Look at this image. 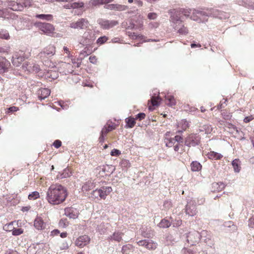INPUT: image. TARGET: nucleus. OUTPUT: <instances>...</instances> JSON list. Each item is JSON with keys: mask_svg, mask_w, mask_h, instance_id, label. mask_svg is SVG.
Instances as JSON below:
<instances>
[{"mask_svg": "<svg viewBox=\"0 0 254 254\" xmlns=\"http://www.w3.org/2000/svg\"><path fill=\"white\" fill-rule=\"evenodd\" d=\"M68 195L67 190L59 184H53L48 188L46 199L52 205H59L63 203Z\"/></svg>", "mask_w": 254, "mask_h": 254, "instance_id": "1", "label": "nucleus"}, {"mask_svg": "<svg viewBox=\"0 0 254 254\" xmlns=\"http://www.w3.org/2000/svg\"><path fill=\"white\" fill-rule=\"evenodd\" d=\"M166 146L174 147V150L180 154L185 151L183 138L180 135H176L173 138H166L165 140Z\"/></svg>", "mask_w": 254, "mask_h": 254, "instance_id": "2", "label": "nucleus"}, {"mask_svg": "<svg viewBox=\"0 0 254 254\" xmlns=\"http://www.w3.org/2000/svg\"><path fill=\"white\" fill-rule=\"evenodd\" d=\"M190 9L180 8L179 9L174 10V12L171 16V18L173 22L175 24H177L178 22L182 23V16L184 15L186 17H188L190 16Z\"/></svg>", "mask_w": 254, "mask_h": 254, "instance_id": "3", "label": "nucleus"}, {"mask_svg": "<svg viewBox=\"0 0 254 254\" xmlns=\"http://www.w3.org/2000/svg\"><path fill=\"white\" fill-rule=\"evenodd\" d=\"M112 190L113 189L111 187L103 186L99 189L93 190L92 194L94 195L96 192H97L100 198L105 200Z\"/></svg>", "mask_w": 254, "mask_h": 254, "instance_id": "4", "label": "nucleus"}, {"mask_svg": "<svg viewBox=\"0 0 254 254\" xmlns=\"http://www.w3.org/2000/svg\"><path fill=\"white\" fill-rule=\"evenodd\" d=\"M89 21L85 18H80L76 21L71 22L69 27L72 29H86L88 27Z\"/></svg>", "mask_w": 254, "mask_h": 254, "instance_id": "5", "label": "nucleus"}, {"mask_svg": "<svg viewBox=\"0 0 254 254\" xmlns=\"http://www.w3.org/2000/svg\"><path fill=\"white\" fill-rule=\"evenodd\" d=\"M137 244L138 246L144 247L150 251H154L156 250L158 246V244L156 242L153 240L146 239L139 241L137 242Z\"/></svg>", "mask_w": 254, "mask_h": 254, "instance_id": "6", "label": "nucleus"}, {"mask_svg": "<svg viewBox=\"0 0 254 254\" xmlns=\"http://www.w3.org/2000/svg\"><path fill=\"white\" fill-rule=\"evenodd\" d=\"M36 26L46 34H52L55 31L54 26L50 23L39 22L36 23Z\"/></svg>", "mask_w": 254, "mask_h": 254, "instance_id": "7", "label": "nucleus"}, {"mask_svg": "<svg viewBox=\"0 0 254 254\" xmlns=\"http://www.w3.org/2000/svg\"><path fill=\"white\" fill-rule=\"evenodd\" d=\"M90 237L86 235H84L78 237L75 241V245L78 248H82L89 244Z\"/></svg>", "mask_w": 254, "mask_h": 254, "instance_id": "8", "label": "nucleus"}, {"mask_svg": "<svg viewBox=\"0 0 254 254\" xmlns=\"http://www.w3.org/2000/svg\"><path fill=\"white\" fill-rule=\"evenodd\" d=\"M200 137L196 134H191L186 139L185 144L188 146H194L198 144L200 142Z\"/></svg>", "mask_w": 254, "mask_h": 254, "instance_id": "9", "label": "nucleus"}, {"mask_svg": "<svg viewBox=\"0 0 254 254\" xmlns=\"http://www.w3.org/2000/svg\"><path fill=\"white\" fill-rule=\"evenodd\" d=\"M162 101V99L159 95L155 96H152L151 99L148 101V109L149 110L152 111L155 109V107H158L160 102Z\"/></svg>", "mask_w": 254, "mask_h": 254, "instance_id": "10", "label": "nucleus"}, {"mask_svg": "<svg viewBox=\"0 0 254 254\" xmlns=\"http://www.w3.org/2000/svg\"><path fill=\"white\" fill-rule=\"evenodd\" d=\"M104 29H109L118 24L117 20H100L99 22Z\"/></svg>", "mask_w": 254, "mask_h": 254, "instance_id": "11", "label": "nucleus"}, {"mask_svg": "<svg viewBox=\"0 0 254 254\" xmlns=\"http://www.w3.org/2000/svg\"><path fill=\"white\" fill-rule=\"evenodd\" d=\"M199 234L197 232H190L188 233L187 240L191 245H194L198 242Z\"/></svg>", "mask_w": 254, "mask_h": 254, "instance_id": "12", "label": "nucleus"}, {"mask_svg": "<svg viewBox=\"0 0 254 254\" xmlns=\"http://www.w3.org/2000/svg\"><path fill=\"white\" fill-rule=\"evenodd\" d=\"M56 53V48L53 45H49L44 49L43 52L40 54V57L49 56L51 57L55 55Z\"/></svg>", "mask_w": 254, "mask_h": 254, "instance_id": "13", "label": "nucleus"}, {"mask_svg": "<svg viewBox=\"0 0 254 254\" xmlns=\"http://www.w3.org/2000/svg\"><path fill=\"white\" fill-rule=\"evenodd\" d=\"M34 226L38 230H42L45 229L46 224L41 217L37 216L34 221Z\"/></svg>", "mask_w": 254, "mask_h": 254, "instance_id": "14", "label": "nucleus"}, {"mask_svg": "<svg viewBox=\"0 0 254 254\" xmlns=\"http://www.w3.org/2000/svg\"><path fill=\"white\" fill-rule=\"evenodd\" d=\"M10 63L5 58H2L0 60V74H3L8 71Z\"/></svg>", "mask_w": 254, "mask_h": 254, "instance_id": "15", "label": "nucleus"}, {"mask_svg": "<svg viewBox=\"0 0 254 254\" xmlns=\"http://www.w3.org/2000/svg\"><path fill=\"white\" fill-rule=\"evenodd\" d=\"M124 234L120 231H115L112 235H110L108 239L109 241H114L117 242H120L123 240V236Z\"/></svg>", "mask_w": 254, "mask_h": 254, "instance_id": "16", "label": "nucleus"}, {"mask_svg": "<svg viewBox=\"0 0 254 254\" xmlns=\"http://www.w3.org/2000/svg\"><path fill=\"white\" fill-rule=\"evenodd\" d=\"M206 155L209 159L212 160H220L223 157V155L221 154L211 150L208 152Z\"/></svg>", "mask_w": 254, "mask_h": 254, "instance_id": "17", "label": "nucleus"}, {"mask_svg": "<svg viewBox=\"0 0 254 254\" xmlns=\"http://www.w3.org/2000/svg\"><path fill=\"white\" fill-rule=\"evenodd\" d=\"M105 8L110 10L123 11L127 9V6L118 4H110L106 5Z\"/></svg>", "mask_w": 254, "mask_h": 254, "instance_id": "18", "label": "nucleus"}, {"mask_svg": "<svg viewBox=\"0 0 254 254\" xmlns=\"http://www.w3.org/2000/svg\"><path fill=\"white\" fill-rule=\"evenodd\" d=\"M65 215L71 219H76L78 217V213L71 207L66 208L64 210Z\"/></svg>", "mask_w": 254, "mask_h": 254, "instance_id": "19", "label": "nucleus"}, {"mask_svg": "<svg viewBox=\"0 0 254 254\" xmlns=\"http://www.w3.org/2000/svg\"><path fill=\"white\" fill-rule=\"evenodd\" d=\"M115 128L116 125L114 123L112 122H108L102 128L101 132H102L103 134L107 135L110 131L115 129Z\"/></svg>", "mask_w": 254, "mask_h": 254, "instance_id": "20", "label": "nucleus"}, {"mask_svg": "<svg viewBox=\"0 0 254 254\" xmlns=\"http://www.w3.org/2000/svg\"><path fill=\"white\" fill-rule=\"evenodd\" d=\"M51 91L48 88H41L38 91V97L40 100L45 99L50 94Z\"/></svg>", "mask_w": 254, "mask_h": 254, "instance_id": "21", "label": "nucleus"}, {"mask_svg": "<svg viewBox=\"0 0 254 254\" xmlns=\"http://www.w3.org/2000/svg\"><path fill=\"white\" fill-rule=\"evenodd\" d=\"M25 60V57L20 54H16L15 55V57H13L12 63L13 64L16 66H19L21 63Z\"/></svg>", "mask_w": 254, "mask_h": 254, "instance_id": "22", "label": "nucleus"}, {"mask_svg": "<svg viewBox=\"0 0 254 254\" xmlns=\"http://www.w3.org/2000/svg\"><path fill=\"white\" fill-rule=\"evenodd\" d=\"M186 212L189 216H194L197 212L196 206L194 205H187L186 207Z\"/></svg>", "mask_w": 254, "mask_h": 254, "instance_id": "23", "label": "nucleus"}, {"mask_svg": "<svg viewBox=\"0 0 254 254\" xmlns=\"http://www.w3.org/2000/svg\"><path fill=\"white\" fill-rule=\"evenodd\" d=\"M8 6L11 9L14 11H21L23 8L22 5L15 1L9 2L8 3Z\"/></svg>", "mask_w": 254, "mask_h": 254, "instance_id": "24", "label": "nucleus"}, {"mask_svg": "<svg viewBox=\"0 0 254 254\" xmlns=\"http://www.w3.org/2000/svg\"><path fill=\"white\" fill-rule=\"evenodd\" d=\"M165 103L169 106H173L176 104V100L174 97L169 94L165 95Z\"/></svg>", "mask_w": 254, "mask_h": 254, "instance_id": "25", "label": "nucleus"}, {"mask_svg": "<svg viewBox=\"0 0 254 254\" xmlns=\"http://www.w3.org/2000/svg\"><path fill=\"white\" fill-rule=\"evenodd\" d=\"M213 191H220L225 187V184L222 182L213 183L212 185Z\"/></svg>", "mask_w": 254, "mask_h": 254, "instance_id": "26", "label": "nucleus"}, {"mask_svg": "<svg viewBox=\"0 0 254 254\" xmlns=\"http://www.w3.org/2000/svg\"><path fill=\"white\" fill-rule=\"evenodd\" d=\"M31 65L32 64H30V63L26 62L23 64L22 68L24 70H27L29 71H31L32 70L37 71L39 70V67L38 65L32 66Z\"/></svg>", "mask_w": 254, "mask_h": 254, "instance_id": "27", "label": "nucleus"}, {"mask_svg": "<svg viewBox=\"0 0 254 254\" xmlns=\"http://www.w3.org/2000/svg\"><path fill=\"white\" fill-rule=\"evenodd\" d=\"M232 165L233 167L234 171L238 173L241 170V161L239 159L234 160L232 162Z\"/></svg>", "mask_w": 254, "mask_h": 254, "instance_id": "28", "label": "nucleus"}, {"mask_svg": "<svg viewBox=\"0 0 254 254\" xmlns=\"http://www.w3.org/2000/svg\"><path fill=\"white\" fill-rule=\"evenodd\" d=\"M191 170L193 172L199 171L202 168L201 165L197 161H193L191 164Z\"/></svg>", "mask_w": 254, "mask_h": 254, "instance_id": "29", "label": "nucleus"}, {"mask_svg": "<svg viewBox=\"0 0 254 254\" xmlns=\"http://www.w3.org/2000/svg\"><path fill=\"white\" fill-rule=\"evenodd\" d=\"M35 17L37 18L47 21H52L53 19V16L52 14H37Z\"/></svg>", "mask_w": 254, "mask_h": 254, "instance_id": "30", "label": "nucleus"}, {"mask_svg": "<svg viewBox=\"0 0 254 254\" xmlns=\"http://www.w3.org/2000/svg\"><path fill=\"white\" fill-rule=\"evenodd\" d=\"M133 249V246L131 244H127L123 246L122 252L123 254H129V252Z\"/></svg>", "mask_w": 254, "mask_h": 254, "instance_id": "31", "label": "nucleus"}, {"mask_svg": "<svg viewBox=\"0 0 254 254\" xmlns=\"http://www.w3.org/2000/svg\"><path fill=\"white\" fill-rule=\"evenodd\" d=\"M135 119L132 117H128L126 119V126L129 128H132L135 124Z\"/></svg>", "mask_w": 254, "mask_h": 254, "instance_id": "32", "label": "nucleus"}, {"mask_svg": "<svg viewBox=\"0 0 254 254\" xmlns=\"http://www.w3.org/2000/svg\"><path fill=\"white\" fill-rule=\"evenodd\" d=\"M113 0H93L90 1V3L92 5L96 6L99 4L108 3Z\"/></svg>", "mask_w": 254, "mask_h": 254, "instance_id": "33", "label": "nucleus"}, {"mask_svg": "<svg viewBox=\"0 0 254 254\" xmlns=\"http://www.w3.org/2000/svg\"><path fill=\"white\" fill-rule=\"evenodd\" d=\"M171 225V223L169 220L166 219H163L158 224V226L162 228H169Z\"/></svg>", "mask_w": 254, "mask_h": 254, "instance_id": "34", "label": "nucleus"}, {"mask_svg": "<svg viewBox=\"0 0 254 254\" xmlns=\"http://www.w3.org/2000/svg\"><path fill=\"white\" fill-rule=\"evenodd\" d=\"M93 183L91 182H86L82 187V190L83 191H88L93 189Z\"/></svg>", "mask_w": 254, "mask_h": 254, "instance_id": "35", "label": "nucleus"}, {"mask_svg": "<svg viewBox=\"0 0 254 254\" xmlns=\"http://www.w3.org/2000/svg\"><path fill=\"white\" fill-rule=\"evenodd\" d=\"M175 29L177 30L178 33H179L180 34L187 35L189 33L188 28L184 25H182V26L180 28H179L177 27V25H176L175 26Z\"/></svg>", "mask_w": 254, "mask_h": 254, "instance_id": "36", "label": "nucleus"}, {"mask_svg": "<svg viewBox=\"0 0 254 254\" xmlns=\"http://www.w3.org/2000/svg\"><path fill=\"white\" fill-rule=\"evenodd\" d=\"M225 127L226 128H228L229 129V131L230 132H231V133H233L235 131H236V132L238 131L237 127L234 125H233V124H232L231 123H227L225 125Z\"/></svg>", "mask_w": 254, "mask_h": 254, "instance_id": "37", "label": "nucleus"}, {"mask_svg": "<svg viewBox=\"0 0 254 254\" xmlns=\"http://www.w3.org/2000/svg\"><path fill=\"white\" fill-rule=\"evenodd\" d=\"M179 127H181L182 130H178L179 132H182L183 130H185L189 127V123L186 120H183L179 124Z\"/></svg>", "mask_w": 254, "mask_h": 254, "instance_id": "38", "label": "nucleus"}, {"mask_svg": "<svg viewBox=\"0 0 254 254\" xmlns=\"http://www.w3.org/2000/svg\"><path fill=\"white\" fill-rule=\"evenodd\" d=\"M14 227H13V222H11L10 223L4 225L3 227V229L5 231L12 232V231L14 229Z\"/></svg>", "mask_w": 254, "mask_h": 254, "instance_id": "39", "label": "nucleus"}, {"mask_svg": "<svg viewBox=\"0 0 254 254\" xmlns=\"http://www.w3.org/2000/svg\"><path fill=\"white\" fill-rule=\"evenodd\" d=\"M40 197L39 192L35 191L29 194L28 198L29 200H34Z\"/></svg>", "mask_w": 254, "mask_h": 254, "instance_id": "40", "label": "nucleus"}, {"mask_svg": "<svg viewBox=\"0 0 254 254\" xmlns=\"http://www.w3.org/2000/svg\"><path fill=\"white\" fill-rule=\"evenodd\" d=\"M0 38L8 40L10 38L8 32L6 30H1L0 31Z\"/></svg>", "mask_w": 254, "mask_h": 254, "instance_id": "41", "label": "nucleus"}, {"mask_svg": "<svg viewBox=\"0 0 254 254\" xmlns=\"http://www.w3.org/2000/svg\"><path fill=\"white\" fill-rule=\"evenodd\" d=\"M120 165L122 168L127 169L130 167V163L128 160L122 159L120 162Z\"/></svg>", "mask_w": 254, "mask_h": 254, "instance_id": "42", "label": "nucleus"}, {"mask_svg": "<svg viewBox=\"0 0 254 254\" xmlns=\"http://www.w3.org/2000/svg\"><path fill=\"white\" fill-rule=\"evenodd\" d=\"M108 40V38L107 37H106V36H103L99 37L97 39L96 43L97 44L101 45H102V44L105 43Z\"/></svg>", "mask_w": 254, "mask_h": 254, "instance_id": "43", "label": "nucleus"}, {"mask_svg": "<svg viewBox=\"0 0 254 254\" xmlns=\"http://www.w3.org/2000/svg\"><path fill=\"white\" fill-rule=\"evenodd\" d=\"M23 230L21 228L15 229L14 228V229L12 232V234L13 236H19L23 234Z\"/></svg>", "mask_w": 254, "mask_h": 254, "instance_id": "44", "label": "nucleus"}, {"mask_svg": "<svg viewBox=\"0 0 254 254\" xmlns=\"http://www.w3.org/2000/svg\"><path fill=\"white\" fill-rule=\"evenodd\" d=\"M84 5V3L82 2H74L70 4V6L72 8H76L78 7H82Z\"/></svg>", "mask_w": 254, "mask_h": 254, "instance_id": "45", "label": "nucleus"}, {"mask_svg": "<svg viewBox=\"0 0 254 254\" xmlns=\"http://www.w3.org/2000/svg\"><path fill=\"white\" fill-rule=\"evenodd\" d=\"M121 154V151L117 149H114L111 152V155L112 156H118Z\"/></svg>", "mask_w": 254, "mask_h": 254, "instance_id": "46", "label": "nucleus"}, {"mask_svg": "<svg viewBox=\"0 0 254 254\" xmlns=\"http://www.w3.org/2000/svg\"><path fill=\"white\" fill-rule=\"evenodd\" d=\"M19 110L18 107L15 106H12L9 107L7 109V111H6V113L8 114L9 113L15 112Z\"/></svg>", "mask_w": 254, "mask_h": 254, "instance_id": "47", "label": "nucleus"}, {"mask_svg": "<svg viewBox=\"0 0 254 254\" xmlns=\"http://www.w3.org/2000/svg\"><path fill=\"white\" fill-rule=\"evenodd\" d=\"M157 17V13L155 12H151L148 14L147 17L150 20H154L156 19Z\"/></svg>", "mask_w": 254, "mask_h": 254, "instance_id": "48", "label": "nucleus"}, {"mask_svg": "<svg viewBox=\"0 0 254 254\" xmlns=\"http://www.w3.org/2000/svg\"><path fill=\"white\" fill-rule=\"evenodd\" d=\"M145 117H146V115L144 113H140L138 114L135 116V120L138 119L139 121H141L142 120L145 119Z\"/></svg>", "mask_w": 254, "mask_h": 254, "instance_id": "49", "label": "nucleus"}, {"mask_svg": "<svg viewBox=\"0 0 254 254\" xmlns=\"http://www.w3.org/2000/svg\"><path fill=\"white\" fill-rule=\"evenodd\" d=\"M53 145L56 148H59L62 145V141L60 140H56L54 143Z\"/></svg>", "mask_w": 254, "mask_h": 254, "instance_id": "50", "label": "nucleus"}, {"mask_svg": "<svg viewBox=\"0 0 254 254\" xmlns=\"http://www.w3.org/2000/svg\"><path fill=\"white\" fill-rule=\"evenodd\" d=\"M182 224V220L181 219H176L173 223L174 226L179 227Z\"/></svg>", "mask_w": 254, "mask_h": 254, "instance_id": "51", "label": "nucleus"}, {"mask_svg": "<svg viewBox=\"0 0 254 254\" xmlns=\"http://www.w3.org/2000/svg\"><path fill=\"white\" fill-rule=\"evenodd\" d=\"M254 119V118L253 117V116L252 115H251L250 116L246 117V118H245V119H244V122L246 123H248L252 121Z\"/></svg>", "mask_w": 254, "mask_h": 254, "instance_id": "52", "label": "nucleus"}, {"mask_svg": "<svg viewBox=\"0 0 254 254\" xmlns=\"http://www.w3.org/2000/svg\"><path fill=\"white\" fill-rule=\"evenodd\" d=\"M69 169H65L64 171V173L63 174V177L64 178L69 177L71 173L69 174Z\"/></svg>", "mask_w": 254, "mask_h": 254, "instance_id": "53", "label": "nucleus"}, {"mask_svg": "<svg viewBox=\"0 0 254 254\" xmlns=\"http://www.w3.org/2000/svg\"><path fill=\"white\" fill-rule=\"evenodd\" d=\"M110 168V166L107 165L103 166L102 168V171L104 172L106 171H108L109 174L112 173L113 172V171L111 170V171H109L108 170Z\"/></svg>", "mask_w": 254, "mask_h": 254, "instance_id": "54", "label": "nucleus"}, {"mask_svg": "<svg viewBox=\"0 0 254 254\" xmlns=\"http://www.w3.org/2000/svg\"><path fill=\"white\" fill-rule=\"evenodd\" d=\"M222 115L223 117V118L225 120H229L232 117V115L230 114H225L224 112L222 113Z\"/></svg>", "mask_w": 254, "mask_h": 254, "instance_id": "55", "label": "nucleus"}, {"mask_svg": "<svg viewBox=\"0 0 254 254\" xmlns=\"http://www.w3.org/2000/svg\"><path fill=\"white\" fill-rule=\"evenodd\" d=\"M97 60V59L96 57L94 56H90L89 57V61L91 63H93V64L96 63Z\"/></svg>", "mask_w": 254, "mask_h": 254, "instance_id": "56", "label": "nucleus"}, {"mask_svg": "<svg viewBox=\"0 0 254 254\" xmlns=\"http://www.w3.org/2000/svg\"><path fill=\"white\" fill-rule=\"evenodd\" d=\"M107 135L106 134H102V132H101V134H100V136L99 138V141L100 142H104V141H105V137Z\"/></svg>", "mask_w": 254, "mask_h": 254, "instance_id": "57", "label": "nucleus"}, {"mask_svg": "<svg viewBox=\"0 0 254 254\" xmlns=\"http://www.w3.org/2000/svg\"><path fill=\"white\" fill-rule=\"evenodd\" d=\"M4 254H19V253L16 251L8 250Z\"/></svg>", "mask_w": 254, "mask_h": 254, "instance_id": "58", "label": "nucleus"}, {"mask_svg": "<svg viewBox=\"0 0 254 254\" xmlns=\"http://www.w3.org/2000/svg\"><path fill=\"white\" fill-rule=\"evenodd\" d=\"M60 233V231L56 229L54 230L52 232V234L53 235H58Z\"/></svg>", "mask_w": 254, "mask_h": 254, "instance_id": "59", "label": "nucleus"}, {"mask_svg": "<svg viewBox=\"0 0 254 254\" xmlns=\"http://www.w3.org/2000/svg\"><path fill=\"white\" fill-rule=\"evenodd\" d=\"M67 236V234L66 232H63V233H62L61 234H60V236L62 238H66Z\"/></svg>", "mask_w": 254, "mask_h": 254, "instance_id": "60", "label": "nucleus"}, {"mask_svg": "<svg viewBox=\"0 0 254 254\" xmlns=\"http://www.w3.org/2000/svg\"><path fill=\"white\" fill-rule=\"evenodd\" d=\"M64 52L66 54H68V55H69V53H70V52H69V50H68V48L67 47H65V46H64Z\"/></svg>", "mask_w": 254, "mask_h": 254, "instance_id": "61", "label": "nucleus"}, {"mask_svg": "<svg viewBox=\"0 0 254 254\" xmlns=\"http://www.w3.org/2000/svg\"><path fill=\"white\" fill-rule=\"evenodd\" d=\"M200 47H201V46L199 44H198V45H196L195 44H191V48Z\"/></svg>", "mask_w": 254, "mask_h": 254, "instance_id": "62", "label": "nucleus"}, {"mask_svg": "<svg viewBox=\"0 0 254 254\" xmlns=\"http://www.w3.org/2000/svg\"><path fill=\"white\" fill-rule=\"evenodd\" d=\"M185 254H193V252L190 250H187L185 252Z\"/></svg>", "mask_w": 254, "mask_h": 254, "instance_id": "63", "label": "nucleus"}, {"mask_svg": "<svg viewBox=\"0 0 254 254\" xmlns=\"http://www.w3.org/2000/svg\"><path fill=\"white\" fill-rule=\"evenodd\" d=\"M0 83L2 84V86L4 87V79L0 77Z\"/></svg>", "mask_w": 254, "mask_h": 254, "instance_id": "64", "label": "nucleus"}]
</instances>
